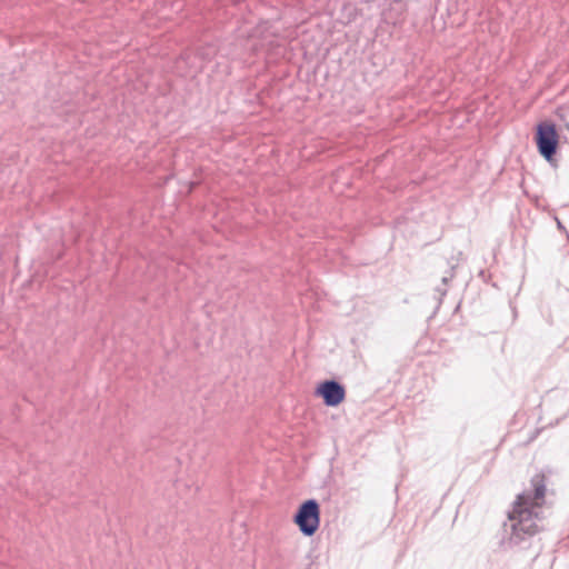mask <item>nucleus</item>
I'll return each mask as SVG.
<instances>
[{"label":"nucleus","instance_id":"obj_4","mask_svg":"<svg viewBox=\"0 0 569 569\" xmlns=\"http://www.w3.org/2000/svg\"><path fill=\"white\" fill-rule=\"evenodd\" d=\"M315 396L320 397L327 407H337L346 399V388L335 379H327L317 386Z\"/></svg>","mask_w":569,"mask_h":569},{"label":"nucleus","instance_id":"obj_5","mask_svg":"<svg viewBox=\"0 0 569 569\" xmlns=\"http://www.w3.org/2000/svg\"><path fill=\"white\" fill-rule=\"evenodd\" d=\"M451 270H453V268H452ZM453 276H455V274H453V271H450V273H449L448 276H445V277L442 278V283L447 284V282H448L449 280H451V279L453 278Z\"/></svg>","mask_w":569,"mask_h":569},{"label":"nucleus","instance_id":"obj_1","mask_svg":"<svg viewBox=\"0 0 569 569\" xmlns=\"http://www.w3.org/2000/svg\"><path fill=\"white\" fill-rule=\"evenodd\" d=\"M531 489L519 493L508 512L510 530L503 538L508 548L528 549L533 537L542 529V502L546 496V476L542 472L530 479Z\"/></svg>","mask_w":569,"mask_h":569},{"label":"nucleus","instance_id":"obj_2","mask_svg":"<svg viewBox=\"0 0 569 569\" xmlns=\"http://www.w3.org/2000/svg\"><path fill=\"white\" fill-rule=\"evenodd\" d=\"M293 522L306 537L313 536L320 526V506L316 499L303 501L293 516Z\"/></svg>","mask_w":569,"mask_h":569},{"label":"nucleus","instance_id":"obj_3","mask_svg":"<svg viewBox=\"0 0 569 569\" xmlns=\"http://www.w3.org/2000/svg\"><path fill=\"white\" fill-rule=\"evenodd\" d=\"M535 140L538 152L548 162H551L559 147V134L556 124L546 121L538 123Z\"/></svg>","mask_w":569,"mask_h":569}]
</instances>
